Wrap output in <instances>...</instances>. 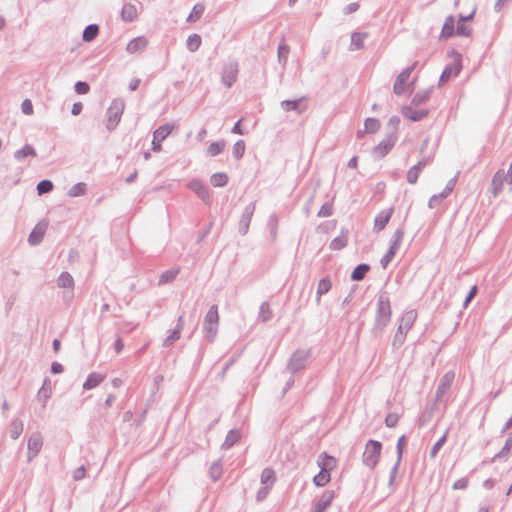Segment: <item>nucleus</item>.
<instances>
[{"instance_id": "51", "label": "nucleus", "mask_w": 512, "mask_h": 512, "mask_svg": "<svg viewBox=\"0 0 512 512\" xmlns=\"http://www.w3.org/2000/svg\"><path fill=\"white\" fill-rule=\"evenodd\" d=\"M209 473L213 481H217L220 478L222 474V467L220 461H215L212 463Z\"/></svg>"}, {"instance_id": "33", "label": "nucleus", "mask_w": 512, "mask_h": 512, "mask_svg": "<svg viewBox=\"0 0 512 512\" xmlns=\"http://www.w3.org/2000/svg\"><path fill=\"white\" fill-rule=\"evenodd\" d=\"M370 270V266L366 263L357 265L351 273V280L361 281L365 278L367 272Z\"/></svg>"}, {"instance_id": "21", "label": "nucleus", "mask_w": 512, "mask_h": 512, "mask_svg": "<svg viewBox=\"0 0 512 512\" xmlns=\"http://www.w3.org/2000/svg\"><path fill=\"white\" fill-rule=\"evenodd\" d=\"M147 44L148 41L145 37H136L127 44L126 51L129 54L139 53L147 47Z\"/></svg>"}, {"instance_id": "24", "label": "nucleus", "mask_w": 512, "mask_h": 512, "mask_svg": "<svg viewBox=\"0 0 512 512\" xmlns=\"http://www.w3.org/2000/svg\"><path fill=\"white\" fill-rule=\"evenodd\" d=\"M455 19L452 15H449L446 17L445 22L443 24L440 38L441 39H448L452 37L455 34V27H454Z\"/></svg>"}, {"instance_id": "9", "label": "nucleus", "mask_w": 512, "mask_h": 512, "mask_svg": "<svg viewBox=\"0 0 512 512\" xmlns=\"http://www.w3.org/2000/svg\"><path fill=\"white\" fill-rule=\"evenodd\" d=\"M455 379V372L453 370L447 371L440 379L439 385L435 394V402L443 401V397L450 390L452 383Z\"/></svg>"}, {"instance_id": "45", "label": "nucleus", "mask_w": 512, "mask_h": 512, "mask_svg": "<svg viewBox=\"0 0 512 512\" xmlns=\"http://www.w3.org/2000/svg\"><path fill=\"white\" fill-rule=\"evenodd\" d=\"M290 48L286 44H280L278 46L277 50V58L278 62L284 67L288 60V54H289Z\"/></svg>"}, {"instance_id": "1", "label": "nucleus", "mask_w": 512, "mask_h": 512, "mask_svg": "<svg viewBox=\"0 0 512 512\" xmlns=\"http://www.w3.org/2000/svg\"><path fill=\"white\" fill-rule=\"evenodd\" d=\"M391 320V305L386 293L379 295L372 334L379 337Z\"/></svg>"}, {"instance_id": "20", "label": "nucleus", "mask_w": 512, "mask_h": 512, "mask_svg": "<svg viewBox=\"0 0 512 512\" xmlns=\"http://www.w3.org/2000/svg\"><path fill=\"white\" fill-rule=\"evenodd\" d=\"M461 71V61L458 59L452 65L447 66L440 75L439 85L446 83L452 75L457 76Z\"/></svg>"}, {"instance_id": "40", "label": "nucleus", "mask_w": 512, "mask_h": 512, "mask_svg": "<svg viewBox=\"0 0 512 512\" xmlns=\"http://www.w3.org/2000/svg\"><path fill=\"white\" fill-rule=\"evenodd\" d=\"M201 43H202L201 36L199 34L194 33V34H191L190 36H188V38L186 40V48L190 52H195L199 49Z\"/></svg>"}, {"instance_id": "18", "label": "nucleus", "mask_w": 512, "mask_h": 512, "mask_svg": "<svg viewBox=\"0 0 512 512\" xmlns=\"http://www.w3.org/2000/svg\"><path fill=\"white\" fill-rule=\"evenodd\" d=\"M428 113L429 111L427 109L415 110L410 105L402 108V115L413 122L421 121L428 115Z\"/></svg>"}, {"instance_id": "27", "label": "nucleus", "mask_w": 512, "mask_h": 512, "mask_svg": "<svg viewBox=\"0 0 512 512\" xmlns=\"http://www.w3.org/2000/svg\"><path fill=\"white\" fill-rule=\"evenodd\" d=\"M332 287V282L329 277H324L320 279L316 291V302L320 303L322 295L328 293Z\"/></svg>"}, {"instance_id": "32", "label": "nucleus", "mask_w": 512, "mask_h": 512, "mask_svg": "<svg viewBox=\"0 0 512 512\" xmlns=\"http://www.w3.org/2000/svg\"><path fill=\"white\" fill-rule=\"evenodd\" d=\"M173 128L174 124L166 123L164 125H161L154 131L153 137L155 138V140L159 139V141H163L170 135Z\"/></svg>"}, {"instance_id": "28", "label": "nucleus", "mask_w": 512, "mask_h": 512, "mask_svg": "<svg viewBox=\"0 0 512 512\" xmlns=\"http://www.w3.org/2000/svg\"><path fill=\"white\" fill-rule=\"evenodd\" d=\"M367 33L353 32L351 35L350 50H360L364 47V40L367 38Z\"/></svg>"}, {"instance_id": "4", "label": "nucleus", "mask_w": 512, "mask_h": 512, "mask_svg": "<svg viewBox=\"0 0 512 512\" xmlns=\"http://www.w3.org/2000/svg\"><path fill=\"white\" fill-rule=\"evenodd\" d=\"M124 108L125 103L123 99L117 98L112 101L107 110V129L109 131L114 130L117 124L120 122Z\"/></svg>"}, {"instance_id": "8", "label": "nucleus", "mask_w": 512, "mask_h": 512, "mask_svg": "<svg viewBox=\"0 0 512 512\" xmlns=\"http://www.w3.org/2000/svg\"><path fill=\"white\" fill-rule=\"evenodd\" d=\"M309 357V352L304 350H297L295 351L288 364H287V370L291 373H296L300 370H302L307 362V359Z\"/></svg>"}, {"instance_id": "55", "label": "nucleus", "mask_w": 512, "mask_h": 512, "mask_svg": "<svg viewBox=\"0 0 512 512\" xmlns=\"http://www.w3.org/2000/svg\"><path fill=\"white\" fill-rule=\"evenodd\" d=\"M447 434L448 432H446L432 447L431 451H430V456L431 458H434L436 457V455L438 454L439 450L442 448V446L445 444L446 440H447Z\"/></svg>"}, {"instance_id": "35", "label": "nucleus", "mask_w": 512, "mask_h": 512, "mask_svg": "<svg viewBox=\"0 0 512 512\" xmlns=\"http://www.w3.org/2000/svg\"><path fill=\"white\" fill-rule=\"evenodd\" d=\"M99 33V26L97 24H89L85 27L82 38L85 42L93 41Z\"/></svg>"}, {"instance_id": "41", "label": "nucleus", "mask_w": 512, "mask_h": 512, "mask_svg": "<svg viewBox=\"0 0 512 512\" xmlns=\"http://www.w3.org/2000/svg\"><path fill=\"white\" fill-rule=\"evenodd\" d=\"M240 439V433L236 429H232L226 435V438L222 444L225 449L231 448Z\"/></svg>"}, {"instance_id": "38", "label": "nucleus", "mask_w": 512, "mask_h": 512, "mask_svg": "<svg viewBox=\"0 0 512 512\" xmlns=\"http://www.w3.org/2000/svg\"><path fill=\"white\" fill-rule=\"evenodd\" d=\"M205 11V6L202 3H197L193 6L191 13L188 15L186 21L189 23L196 22L201 18Z\"/></svg>"}, {"instance_id": "2", "label": "nucleus", "mask_w": 512, "mask_h": 512, "mask_svg": "<svg viewBox=\"0 0 512 512\" xmlns=\"http://www.w3.org/2000/svg\"><path fill=\"white\" fill-rule=\"evenodd\" d=\"M219 314L217 305H212L203 322V333L208 342H213L218 332Z\"/></svg>"}, {"instance_id": "10", "label": "nucleus", "mask_w": 512, "mask_h": 512, "mask_svg": "<svg viewBox=\"0 0 512 512\" xmlns=\"http://www.w3.org/2000/svg\"><path fill=\"white\" fill-rule=\"evenodd\" d=\"M238 72L239 68L237 62L231 61L225 64L222 69L221 82L226 87H231L237 80Z\"/></svg>"}, {"instance_id": "47", "label": "nucleus", "mask_w": 512, "mask_h": 512, "mask_svg": "<svg viewBox=\"0 0 512 512\" xmlns=\"http://www.w3.org/2000/svg\"><path fill=\"white\" fill-rule=\"evenodd\" d=\"M511 450H512V432H510V433L508 434V437H507V439H506V441H505L504 446L502 447V449L500 450V452H499V453H497V454L494 456L493 460L498 459V458H502V457H506V456L509 454V452H510Z\"/></svg>"}, {"instance_id": "52", "label": "nucleus", "mask_w": 512, "mask_h": 512, "mask_svg": "<svg viewBox=\"0 0 512 512\" xmlns=\"http://www.w3.org/2000/svg\"><path fill=\"white\" fill-rule=\"evenodd\" d=\"M277 226H278V218L276 214H271L268 219V227L270 229V234L272 236L273 241L277 236Z\"/></svg>"}, {"instance_id": "15", "label": "nucleus", "mask_w": 512, "mask_h": 512, "mask_svg": "<svg viewBox=\"0 0 512 512\" xmlns=\"http://www.w3.org/2000/svg\"><path fill=\"white\" fill-rule=\"evenodd\" d=\"M334 497L335 492L333 490L324 491L315 503L312 512H325L330 507Z\"/></svg>"}, {"instance_id": "36", "label": "nucleus", "mask_w": 512, "mask_h": 512, "mask_svg": "<svg viewBox=\"0 0 512 512\" xmlns=\"http://www.w3.org/2000/svg\"><path fill=\"white\" fill-rule=\"evenodd\" d=\"M121 16L124 21L131 22L137 16V9L133 4H124L121 11Z\"/></svg>"}, {"instance_id": "44", "label": "nucleus", "mask_w": 512, "mask_h": 512, "mask_svg": "<svg viewBox=\"0 0 512 512\" xmlns=\"http://www.w3.org/2000/svg\"><path fill=\"white\" fill-rule=\"evenodd\" d=\"M87 185L83 182L76 183L67 192L69 197H79L86 193Z\"/></svg>"}, {"instance_id": "25", "label": "nucleus", "mask_w": 512, "mask_h": 512, "mask_svg": "<svg viewBox=\"0 0 512 512\" xmlns=\"http://www.w3.org/2000/svg\"><path fill=\"white\" fill-rule=\"evenodd\" d=\"M46 225L37 224L28 237V242L31 245H38L45 234Z\"/></svg>"}, {"instance_id": "19", "label": "nucleus", "mask_w": 512, "mask_h": 512, "mask_svg": "<svg viewBox=\"0 0 512 512\" xmlns=\"http://www.w3.org/2000/svg\"><path fill=\"white\" fill-rule=\"evenodd\" d=\"M392 214L393 208L382 210L380 213H378L374 220V230L377 232L383 230L388 224Z\"/></svg>"}, {"instance_id": "58", "label": "nucleus", "mask_w": 512, "mask_h": 512, "mask_svg": "<svg viewBox=\"0 0 512 512\" xmlns=\"http://www.w3.org/2000/svg\"><path fill=\"white\" fill-rule=\"evenodd\" d=\"M472 29L465 25L464 23H458L456 27L455 34L459 36L469 37L471 35Z\"/></svg>"}, {"instance_id": "14", "label": "nucleus", "mask_w": 512, "mask_h": 512, "mask_svg": "<svg viewBox=\"0 0 512 512\" xmlns=\"http://www.w3.org/2000/svg\"><path fill=\"white\" fill-rule=\"evenodd\" d=\"M58 286L68 289L64 292V300L69 301L73 297L74 279L69 272H62L58 278Z\"/></svg>"}, {"instance_id": "48", "label": "nucleus", "mask_w": 512, "mask_h": 512, "mask_svg": "<svg viewBox=\"0 0 512 512\" xmlns=\"http://www.w3.org/2000/svg\"><path fill=\"white\" fill-rule=\"evenodd\" d=\"M178 273H179L178 269H171V270H167V271L163 272L160 275L159 284L162 285V284H166V283L173 281L176 278Z\"/></svg>"}, {"instance_id": "16", "label": "nucleus", "mask_w": 512, "mask_h": 512, "mask_svg": "<svg viewBox=\"0 0 512 512\" xmlns=\"http://www.w3.org/2000/svg\"><path fill=\"white\" fill-rule=\"evenodd\" d=\"M42 438L40 434H32L28 439V462H30L42 448Z\"/></svg>"}, {"instance_id": "7", "label": "nucleus", "mask_w": 512, "mask_h": 512, "mask_svg": "<svg viewBox=\"0 0 512 512\" xmlns=\"http://www.w3.org/2000/svg\"><path fill=\"white\" fill-rule=\"evenodd\" d=\"M398 139L397 133L389 132L385 139H383L372 151L375 158L385 157L396 144Z\"/></svg>"}, {"instance_id": "12", "label": "nucleus", "mask_w": 512, "mask_h": 512, "mask_svg": "<svg viewBox=\"0 0 512 512\" xmlns=\"http://www.w3.org/2000/svg\"><path fill=\"white\" fill-rule=\"evenodd\" d=\"M417 62L412 66L404 69L396 78L394 83L393 91L396 95H402L405 91L406 82L408 81L412 71L415 69Z\"/></svg>"}, {"instance_id": "26", "label": "nucleus", "mask_w": 512, "mask_h": 512, "mask_svg": "<svg viewBox=\"0 0 512 512\" xmlns=\"http://www.w3.org/2000/svg\"><path fill=\"white\" fill-rule=\"evenodd\" d=\"M104 378H105V376L100 373H97V372L90 373L88 375L86 381L83 384V389L90 390V389L97 387L104 380Z\"/></svg>"}, {"instance_id": "53", "label": "nucleus", "mask_w": 512, "mask_h": 512, "mask_svg": "<svg viewBox=\"0 0 512 512\" xmlns=\"http://www.w3.org/2000/svg\"><path fill=\"white\" fill-rule=\"evenodd\" d=\"M244 152H245V142L244 140H238L234 146H233V156L236 158V159H241L244 155Z\"/></svg>"}, {"instance_id": "17", "label": "nucleus", "mask_w": 512, "mask_h": 512, "mask_svg": "<svg viewBox=\"0 0 512 512\" xmlns=\"http://www.w3.org/2000/svg\"><path fill=\"white\" fill-rule=\"evenodd\" d=\"M505 182L506 178L504 177V170L499 169L494 174L491 181V193L493 194L494 197H497L503 191Z\"/></svg>"}, {"instance_id": "3", "label": "nucleus", "mask_w": 512, "mask_h": 512, "mask_svg": "<svg viewBox=\"0 0 512 512\" xmlns=\"http://www.w3.org/2000/svg\"><path fill=\"white\" fill-rule=\"evenodd\" d=\"M381 451V442L373 439L368 440L362 455V463L369 469L373 470L379 462Z\"/></svg>"}, {"instance_id": "54", "label": "nucleus", "mask_w": 512, "mask_h": 512, "mask_svg": "<svg viewBox=\"0 0 512 512\" xmlns=\"http://www.w3.org/2000/svg\"><path fill=\"white\" fill-rule=\"evenodd\" d=\"M50 382L48 378L44 379L42 387L38 391V397L44 399V403L51 397V389L47 387Z\"/></svg>"}, {"instance_id": "30", "label": "nucleus", "mask_w": 512, "mask_h": 512, "mask_svg": "<svg viewBox=\"0 0 512 512\" xmlns=\"http://www.w3.org/2000/svg\"><path fill=\"white\" fill-rule=\"evenodd\" d=\"M432 91L433 87L416 92L412 98V105L419 106L424 104L430 98Z\"/></svg>"}, {"instance_id": "43", "label": "nucleus", "mask_w": 512, "mask_h": 512, "mask_svg": "<svg viewBox=\"0 0 512 512\" xmlns=\"http://www.w3.org/2000/svg\"><path fill=\"white\" fill-rule=\"evenodd\" d=\"M259 318L262 322H268L273 318V312L268 302H263L259 309Z\"/></svg>"}, {"instance_id": "11", "label": "nucleus", "mask_w": 512, "mask_h": 512, "mask_svg": "<svg viewBox=\"0 0 512 512\" xmlns=\"http://www.w3.org/2000/svg\"><path fill=\"white\" fill-rule=\"evenodd\" d=\"M458 175H459V172L447 182L445 188L443 189V191H441V193L435 194L430 197L429 202H428L429 208L433 209V208L437 207L443 199H445L449 196V194L455 188V185H456V182L458 179Z\"/></svg>"}, {"instance_id": "6", "label": "nucleus", "mask_w": 512, "mask_h": 512, "mask_svg": "<svg viewBox=\"0 0 512 512\" xmlns=\"http://www.w3.org/2000/svg\"><path fill=\"white\" fill-rule=\"evenodd\" d=\"M322 456H324L327 461L318 462V465L321 467V470L313 478V482L317 487H323L330 481L331 477L329 472V466L330 463L335 462V459L331 456H328L326 453H323Z\"/></svg>"}, {"instance_id": "61", "label": "nucleus", "mask_w": 512, "mask_h": 512, "mask_svg": "<svg viewBox=\"0 0 512 512\" xmlns=\"http://www.w3.org/2000/svg\"><path fill=\"white\" fill-rule=\"evenodd\" d=\"M405 445H406V437H405V435H402L398 439L397 445H396L397 459H399V460H402L403 450H404Z\"/></svg>"}, {"instance_id": "63", "label": "nucleus", "mask_w": 512, "mask_h": 512, "mask_svg": "<svg viewBox=\"0 0 512 512\" xmlns=\"http://www.w3.org/2000/svg\"><path fill=\"white\" fill-rule=\"evenodd\" d=\"M333 208L332 204L324 203L318 212L319 217H329L332 215Z\"/></svg>"}, {"instance_id": "31", "label": "nucleus", "mask_w": 512, "mask_h": 512, "mask_svg": "<svg viewBox=\"0 0 512 512\" xmlns=\"http://www.w3.org/2000/svg\"><path fill=\"white\" fill-rule=\"evenodd\" d=\"M23 428H24L23 422L20 419H18V418H14L11 421L10 425H9V435H10V437L13 440L18 439V437L23 432Z\"/></svg>"}, {"instance_id": "57", "label": "nucleus", "mask_w": 512, "mask_h": 512, "mask_svg": "<svg viewBox=\"0 0 512 512\" xmlns=\"http://www.w3.org/2000/svg\"><path fill=\"white\" fill-rule=\"evenodd\" d=\"M401 461L402 460L397 459L395 464L393 465L391 471H390L389 482H388L389 487H393V485H394L396 476H397L398 471H399V467L401 465Z\"/></svg>"}, {"instance_id": "62", "label": "nucleus", "mask_w": 512, "mask_h": 512, "mask_svg": "<svg viewBox=\"0 0 512 512\" xmlns=\"http://www.w3.org/2000/svg\"><path fill=\"white\" fill-rule=\"evenodd\" d=\"M399 416L396 413H389L385 418V425L389 428H393L397 425Z\"/></svg>"}, {"instance_id": "64", "label": "nucleus", "mask_w": 512, "mask_h": 512, "mask_svg": "<svg viewBox=\"0 0 512 512\" xmlns=\"http://www.w3.org/2000/svg\"><path fill=\"white\" fill-rule=\"evenodd\" d=\"M22 112L25 115L33 114V104L29 99H25L21 104Z\"/></svg>"}, {"instance_id": "22", "label": "nucleus", "mask_w": 512, "mask_h": 512, "mask_svg": "<svg viewBox=\"0 0 512 512\" xmlns=\"http://www.w3.org/2000/svg\"><path fill=\"white\" fill-rule=\"evenodd\" d=\"M183 329V316L180 315L177 321L176 327L171 331L170 335L167 336L163 341V347L167 348L173 344L176 340H178L181 336V331Z\"/></svg>"}, {"instance_id": "56", "label": "nucleus", "mask_w": 512, "mask_h": 512, "mask_svg": "<svg viewBox=\"0 0 512 512\" xmlns=\"http://www.w3.org/2000/svg\"><path fill=\"white\" fill-rule=\"evenodd\" d=\"M419 174V168L414 165L407 172V182L409 184H415L418 180Z\"/></svg>"}, {"instance_id": "34", "label": "nucleus", "mask_w": 512, "mask_h": 512, "mask_svg": "<svg viewBox=\"0 0 512 512\" xmlns=\"http://www.w3.org/2000/svg\"><path fill=\"white\" fill-rule=\"evenodd\" d=\"M304 98H299L295 100H283L280 105L281 108L288 112V111H295L298 114L302 113V110L300 109V103L302 102Z\"/></svg>"}, {"instance_id": "49", "label": "nucleus", "mask_w": 512, "mask_h": 512, "mask_svg": "<svg viewBox=\"0 0 512 512\" xmlns=\"http://www.w3.org/2000/svg\"><path fill=\"white\" fill-rule=\"evenodd\" d=\"M54 188V185L52 183V181L50 180H41L38 184H37V193L39 195H43V194H46V193H49L53 190Z\"/></svg>"}, {"instance_id": "50", "label": "nucleus", "mask_w": 512, "mask_h": 512, "mask_svg": "<svg viewBox=\"0 0 512 512\" xmlns=\"http://www.w3.org/2000/svg\"><path fill=\"white\" fill-rule=\"evenodd\" d=\"M225 144V141L212 142L208 147V153L211 156H216L220 154L224 150Z\"/></svg>"}, {"instance_id": "5", "label": "nucleus", "mask_w": 512, "mask_h": 512, "mask_svg": "<svg viewBox=\"0 0 512 512\" xmlns=\"http://www.w3.org/2000/svg\"><path fill=\"white\" fill-rule=\"evenodd\" d=\"M415 316L412 312L407 314L405 317L401 319V323L397 329L393 340V347L399 348L405 341L407 331L412 327Z\"/></svg>"}, {"instance_id": "59", "label": "nucleus", "mask_w": 512, "mask_h": 512, "mask_svg": "<svg viewBox=\"0 0 512 512\" xmlns=\"http://www.w3.org/2000/svg\"><path fill=\"white\" fill-rule=\"evenodd\" d=\"M404 234H405L404 229L403 228H398L394 232L393 239L391 241V245L400 247V244H401V242L403 240Z\"/></svg>"}, {"instance_id": "29", "label": "nucleus", "mask_w": 512, "mask_h": 512, "mask_svg": "<svg viewBox=\"0 0 512 512\" xmlns=\"http://www.w3.org/2000/svg\"><path fill=\"white\" fill-rule=\"evenodd\" d=\"M28 156H32V157L37 156L35 148L30 144L24 145L21 149L15 151V153H14V158L17 161H22L24 158H26Z\"/></svg>"}, {"instance_id": "39", "label": "nucleus", "mask_w": 512, "mask_h": 512, "mask_svg": "<svg viewBox=\"0 0 512 512\" xmlns=\"http://www.w3.org/2000/svg\"><path fill=\"white\" fill-rule=\"evenodd\" d=\"M347 235L348 231L342 230V233L340 236L334 238L330 243V249L331 250H341L347 245Z\"/></svg>"}, {"instance_id": "60", "label": "nucleus", "mask_w": 512, "mask_h": 512, "mask_svg": "<svg viewBox=\"0 0 512 512\" xmlns=\"http://www.w3.org/2000/svg\"><path fill=\"white\" fill-rule=\"evenodd\" d=\"M74 89L77 94H87L90 90V86L87 82L78 81L75 83Z\"/></svg>"}, {"instance_id": "13", "label": "nucleus", "mask_w": 512, "mask_h": 512, "mask_svg": "<svg viewBox=\"0 0 512 512\" xmlns=\"http://www.w3.org/2000/svg\"><path fill=\"white\" fill-rule=\"evenodd\" d=\"M255 212V203L252 202L250 204H248L246 207H245V210L239 220V233L241 235H246L248 230H249V226H250V222H251V219L253 217V214Z\"/></svg>"}, {"instance_id": "37", "label": "nucleus", "mask_w": 512, "mask_h": 512, "mask_svg": "<svg viewBox=\"0 0 512 512\" xmlns=\"http://www.w3.org/2000/svg\"><path fill=\"white\" fill-rule=\"evenodd\" d=\"M276 481V475L272 468H265L261 473V483L264 486L272 487Z\"/></svg>"}, {"instance_id": "42", "label": "nucleus", "mask_w": 512, "mask_h": 512, "mask_svg": "<svg viewBox=\"0 0 512 512\" xmlns=\"http://www.w3.org/2000/svg\"><path fill=\"white\" fill-rule=\"evenodd\" d=\"M210 181L214 187H224L228 183V176L223 172L214 173Z\"/></svg>"}, {"instance_id": "46", "label": "nucleus", "mask_w": 512, "mask_h": 512, "mask_svg": "<svg viewBox=\"0 0 512 512\" xmlns=\"http://www.w3.org/2000/svg\"><path fill=\"white\" fill-rule=\"evenodd\" d=\"M380 121L376 118H367L364 123V132L376 133L380 129Z\"/></svg>"}, {"instance_id": "23", "label": "nucleus", "mask_w": 512, "mask_h": 512, "mask_svg": "<svg viewBox=\"0 0 512 512\" xmlns=\"http://www.w3.org/2000/svg\"><path fill=\"white\" fill-rule=\"evenodd\" d=\"M189 188L197 194L204 202H209L210 195L207 187L200 181L194 180L189 183Z\"/></svg>"}]
</instances>
